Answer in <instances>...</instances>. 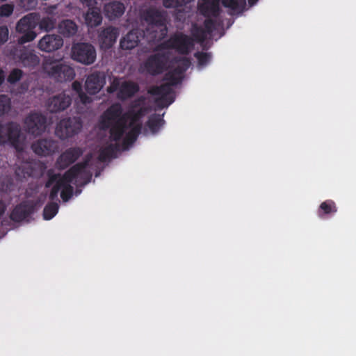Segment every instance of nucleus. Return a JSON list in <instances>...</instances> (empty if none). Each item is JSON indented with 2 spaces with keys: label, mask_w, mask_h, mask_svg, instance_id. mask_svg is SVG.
Listing matches in <instances>:
<instances>
[{
  "label": "nucleus",
  "mask_w": 356,
  "mask_h": 356,
  "mask_svg": "<svg viewBox=\"0 0 356 356\" xmlns=\"http://www.w3.org/2000/svg\"><path fill=\"white\" fill-rule=\"evenodd\" d=\"M189 65L190 61L186 58H184L181 65H178L165 74L164 79L168 83L159 86H153L149 90V94L157 96L154 101L156 107L162 109L174 102L175 97L172 86H177L181 82L183 74Z\"/></svg>",
  "instance_id": "f257e3e1"
},
{
  "label": "nucleus",
  "mask_w": 356,
  "mask_h": 356,
  "mask_svg": "<svg viewBox=\"0 0 356 356\" xmlns=\"http://www.w3.org/2000/svg\"><path fill=\"white\" fill-rule=\"evenodd\" d=\"M91 158V154L87 155L83 161L74 165L61 176L63 185L60 189V197L63 202L69 201L72 197L74 188L70 184L74 179L79 178L81 179V186H84L91 181L92 173L87 170Z\"/></svg>",
  "instance_id": "f03ea898"
},
{
  "label": "nucleus",
  "mask_w": 356,
  "mask_h": 356,
  "mask_svg": "<svg viewBox=\"0 0 356 356\" xmlns=\"http://www.w3.org/2000/svg\"><path fill=\"white\" fill-rule=\"evenodd\" d=\"M143 19L147 23L143 36L150 42L161 41L165 38L168 28L162 13L156 9L150 8L143 14Z\"/></svg>",
  "instance_id": "7ed1b4c3"
},
{
  "label": "nucleus",
  "mask_w": 356,
  "mask_h": 356,
  "mask_svg": "<svg viewBox=\"0 0 356 356\" xmlns=\"http://www.w3.org/2000/svg\"><path fill=\"white\" fill-rule=\"evenodd\" d=\"M194 46L193 39L181 32H177L170 37L158 44L156 51H162L165 49H174L179 54L187 55Z\"/></svg>",
  "instance_id": "20e7f679"
},
{
  "label": "nucleus",
  "mask_w": 356,
  "mask_h": 356,
  "mask_svg": "<svg viewBox=\"0 0 356 356\" xmlns=\"http://www.w3.org/2000/svg\"><path fill=\"white\" fill-rule=\"evenodd\" d=\"M43 70L48 76L57 82L70 81L75 76L74 68L68 65L47 60L43 63Z\"/></svg>",
  "instance_id": "39448f33"
},
{
  "label": "nucleus",
  "mask_w": 356,
  "mask_h": 356,
  "mask_svg": "<svg viewBox=\"0 0 356 356\" xmlns=\"http://www.w3.org/2000/svg\"><path fill=\"white\" fill-rule=\"evenodd\" d=\"M38 25V15L35 13H29L22 17L16 24V32L22 34L17 38L19 44L33 41L37 36L35 29Z\"/></svg>",
  "instance_id": "423d86ee"
},
{
  "label": "nucleus",
  "mask_w": 356,
  "mask_h": 356,
  "mask_svg": "<svg viewBox=\"0 0 356 356\" xmlns=\"http://www.w3.org/2000/svg\"><path fill=\"white\" fill-rule=\"evenodd\" d=\"M20 136L21 127L18 123L11 121L0 124V144H9L19 152L22 149Z\"/></svg>",
  "instance_id": "0eeeda50"
},
{
  "label": "nucleus",
  "mask_w": 356,
  "mask_h": 356,
  "mask_svg": "<svg viewBox=\"0 0 356 356\" xmlns=\"http://www.w3.org/2000/svg\"><path fill=\"white\" fill-rule=\"evenodd\" d=\"M157 51L148 56L143 63L146 72L152 76L162 74L165 70L170 59L169 52Z\"/></svg>",
  "instance_id": "6e6552de"
},
{
  "label": "nucleus",
  "mask_w": 356,
  "mask_h": 356,
  "mask_svg": "<svg viewBox=\"0 0 356 356\" xmlns=\"http://www.w3.org/2000/svg\"><path fill=\"white\" fill-rule=\"evenodd\" d=\"M81 128L82 121L80 118H67L57 124L55 134L59 138L65 140L77 134Z\"/></svg>",
  "instance_id": "1a4fd4ad"
},
{
  "label": "nucleus",
  "mask_w": 356,
  "mask_h": 356,
  "mask_svg": "<svg viewBox=\"0 0 356 356\" xmlns=\"http://www.w3.org/2000/svg\"><path fill=\"white\" fill-rule=\"evenodd\" d=\"M72 58L76 62L89 65L96 60V50L91 44L76 43L72 47Z\"/></svg>",
  "instance_id": "9d476101"
},
{
  "label": "nucleus",
  "mask_w": 356,
  "mask_h": 356,
  "mask_svg": "<svg viewBox=\"0 0 356 356\" xmlns=\"http://www.w3.org/2000/svg\"><path fill=\"white\" fill-rule=\"evenodd\" d=\"M24 127L28 134L34 136H40L46 129L47 118L41 113H31L25 118Z\"/></svg>",
  "instance_id": "9b49d317"
},
{
  "label": "nucleus",
  "mask_w": 356,
  "mask_h": 356,
  "mask_svg": "<svg viewBox=\"0 0 356 356\" xmlns=\"http://www.w3.org/2000/svg\"><path fill=\"white\" fill-rule=\"evenodd\" d=\"M72 102V96L63 92L49 98L46 106L50 113H57L66 110L71 105Z\"/></svg>",
  "instance_id": "f8f14e48"
},
{
  "label": "nucleus",
  "mask_w": 356,
  "mask_h": 356,
  "mask_svg": "<svg viewBox=\"0 0 356 356\" xmlns=\"http://www.w3.org/2000/svg\"><path fill=\"white\" fill-rule=\"evenodd\" d=\"M127 122L125 114H122V108L120 104H114L108 107L102 116V124L105 129H108L112 124L116 123L120 120Z\"/></svg>",
  "instance_id": "ddd939ff"
},
{
  "label": "nucleus",
  "mask_w": 356,
  "mask_h": 356,
  "mask_svg": "<svg viewBox=\"0 0 356 356\" xmlns=\"http://www.w3.org/2000/svg\"><path fill=\"white\" fill-rule=\"evenodd\" d=\"M83 152L81 147H70L63 152L57 159L56 166L58 170H64L74 163L82 156Z\"/></svg>",
  "instance_id": "4468645a"
},
{
  "label": "nucleus",
  "mask_w": 356,
  "mask_h": 356,
  "mask_svg": "<svg viewBox=\"0 0 356 356\" xmlns=\"http://www.w3.org/2000/svg\"><path fill=\"white\" fill-rule=\"evenodd\" d=\"M83 3L88 7L84 15L86 24L91 28L100 25L102 22V16L100 9L95 6L96 1L95 0H83Z\"/></svg>",
  "instance_id": "2eb2a0df"
},
{
  "label": "nucleus",
  "mask_w": 356,
  "mask_h": 356,
  "mask_svg": "<svg viewBox=\"0 0 356 356\" xmlns=\"http://www.w3.org/2000/svg\"><path fill=\"white\" fill-rule=\"evenodd\" d=\"M105 83L106 76L104 73L95 72L88 75L86 80V90L90 95H95L101 90Z\"/></svg>",
  "instance_id": "dca6fc26"
},
{
  "label": "nucleus",
  "mask_w": 356,
  "mask_h": 356,
  "mask_svg": "<svg viewBox=\"0 0 356 356\" xmlns=\"http://www.w3.org/2000/svg\"><path fill=\"white\" fill-rule=\"evenodd\" d=\"M58 143L53 139H40L34 142L31 148L39 156H48L54 153L58 149Z\"/></svg>",
  "instance_id": "f3484780"
},
{
  "label": "nucleus",
  "mask_w": 356,
  "mask_h": 356,
  "mask_svg": "<svg viewBox=\"0 0 356 356\" xmlns=\"http://www.w3.org/2000/svg\"><path fill=\"white\" fill-rule=\"evenodd\" d=\"M63 45V38L56 34H47L38 42V48L45 52H51L59 49Z\"/></svg>",
  "instance_id": "a211bd4d"
},
{
  "label": "nucleus",
  "mask_w": 356,
  "mask_h": 356,
  "mask_svg": "<svg viewBox=\"0 0 356 356\" xmlns=\"http://www.w3.org/2000/svg\"><path fill=\"white\" fill-rule=\"evenodd\" d=\"M48 179L45 183V188L51 187L54 184V185L51 189L49 198L52 202H58V195L62 187L61 176L59 173H54L52 169H50L47 172Z\"/></svg>",
  "instance_id": "6ab92c4d"
},
{
  "label": "nucleus",
  "mask_w": 356,
  "mask_h": 356,
  "mask_svg": "<svg viewBox=\"0 0 356 356\" xmlns=\"http://www.w3.org/2000/svg\"><path fill=\"white\" fill-rule=\"evenodd\" d=\"M15 56L24 67H34L40 63L39 57L33 51L24 47L17 50Z\"/></svg>",
  "instance_id": "aec40b11"
},
{
  "label": "nucleus",
  "mask_w": 356,
  "mask_h": 356,
  "mask_svg": "<svg viewBox=\"0 0 356 356\" xmlns=\"http://www.w3.org/2000/svg\"><path fill=\"white\" fill-rule=\"evenodd\" d=\"M118 29L113 26L104 29L99 35V41L101 47L110 49L114 44L118 36Z\"/></svg>",
  "instance_id": "412c9836"
},
{
  "label": "nucleus",
  "mask_w": 356,
  "mask_h": 356,
  "mask_svg": "<svg viewBox=\"0 0 356 356\" xmlns=\"http://www.w3.org/2000/svg\"><path fill=\"white\" fill-rule=\"evenodd\" d=\"M142 33L138 30H132L123 37L120 42L122 49L131 50L137 47L140 42Z\"/></svg>",
  "instance_id": "4be33fe9"
},
{
  "label": "nucleus",
  "mask_w": 356,
  "mask_h": 356,
  "mask_svg": "<svg viewBox=\"0 0 356 356\" xmlns=\"http://www.w3.org/2000/svg\"><path fill=\"white\" fill-rule=\"evenodd\" d=\"M33 212V207L27 203L17 205L10 213V218L13 221L21 222L29 217Z\"/></svg>",
  "instance_id": "5701e85b"
},
{
  "label": "nucleus",
  "mask_w": 356,
  "mask_h": 356,
  "mask_svg": "<svg viewBox=\"0 0 356 356\" xmlns=\"http://www.w3.org/2000/svg\"><path fill=\"white\" fill-rule=\"evenodd\" d=\"M130 127L131 129L128 133H127L124 138L122 141V145L124 149L128 148L130 145H131L136 140L138 135L140 134L142 124L138 123L135 124V119L133 118L131 121L129 122L128 127Z\"/></svg>",
  "instance_id": "b1692460"
},
{
  "label": "nucleus",
  "mask_w": 356,
  "mask_h": 356,
  "mask_svg": "<svg viewBox=\"0 0 356 356\" xmlns=\"http://www.w3.org/2000/svg\"><path fill=\"white\" fill-rule=\"evenodd\" d=\"M125 10L124 3L120 1H115L109 2L104 6V12L106 16L109 19H114L121 17Z\"/></svg>",
  "instance_id": "393cba45"
},
{
  "label": "nucleus",
  "mask_w": 356,
  "mask_h": 356,
  "mask_svg": "<svg viewBox=\"0 0 356 356\" xmlns=\"http://www.w3.org/2000/svg\"><path fill=\"white\" fill-rule=\"evenodd\" d=\"M109 128L110 140L118 143L117 142L121 140L124 134L128 129L127 122H125L122 119L120 120L118 122H116V123L112 124Z\"/></svg>",
  "instance_id": "a878e982"
},
{
  "label": "nucleus",
  "mask_w": 356,
  "mask_h": 356,
  "mask_svg": "<svg viewBox=\"0 0 356 356\" xmlns=\"http://www.w3.org/2000/svg\"><path fill=\"white\" fill-rule=\"evenodd\" d=\"M138 90L139 86L136 83L126 81L120 85L118 97L122 99H126L133 97Z\"/></svg>",
  "instance_id": "bb28decb"
},
{
  "label": "nucleus",
  "mask_w": 356,
  "mask_h": 356,
  "mask_svg": "<svg viewBox=\"0 0 356 356\" xmlns=\"http://www.w3.org/2000/svg\"><path fill=\"white\" fill-rule=\"evenodd\" d=\"M58 32L64 37L69 38L74 35L77 32V25L71 19H64L58 26Z\"/></svg>",
  "instance_id": "cd10ccee"
},
{
  "label": "nucleus",
  "mask_w": 356,
  "mask_h": 356,
  "mask_svg": "<svg viewBox=\"0 0 356 356\" xmlns=\"http://www.w3.org/2000/svg\"><path fill=\"white\" fill-rule=\"evenodd\" d=\"M119 143H111L106 147H102L99 151L98 160L100 162H105L107 160L115 156V154L120 150Z\"/></svg>",
  "instance_id": "c85d7f7f"
},
{
  "label": "nucleus",
  "mask_w": 356,
  "mask_h": 356,
  "mask_svg": "<svg viewBox=\"0 0 356 356\" xmlns=\"http://www.w3.org/2000/svg\"><path fill=\"white\" fill-rule=\"evenodd\" d=\"M202 14L207 17L213 16L218 17L220 15L219 4L216 1H208L202 3L199 6Z\"/></svg>",
  "instance_id": "c756f323"
},
{
  "label": "nucleus",
  "mask_w": 356,
  "mask_h": 356,
  "mask_svg": "<svg viewBox=\"0 0 356 356\" xmlns=\"http://www.w3.org/2000/svg\"><path fill=\"white\" fill-rule=\"evenodd\" d=\"M337 211V207L335 202L332 200H327L323 202L318 209V216L321 218H324L325 216L332 215Z\"/></svg>",
  "instance_id": "7c9ffc66"
},
{
  "label": "nucleus",
  "mask_w": 356,
  "mask_h": 356,
  "mask_svg": "<svg viewBox=\"0 0 356 356\" xmlns=\"http://www.w3.org/2000/svg\"><path fill=\"white\" fill-rule=\"evenodd\" d=\"M165 121L163 116L158 114L150 115L147 121V126L152 134H156L163 125Z\"/></svg>",
  "instance_id": "2f4dec72"
},
{
  "label": "nucleus",
  "mask_w": 356,
  "mask_h": 356,
  "mask_svg": "<svg viewBox=\"0 0 356 356\" xmlns=\"http://www.w3.org/2000/svg\"><path fill=\"white\" fill-rule=\"evenodd\" d=\"M38 24L40 30L49 32L56 28L57 20L54 16H45Z\"/></svg>",
  "instance_id": "473e14b6"
},
{
  "label": "nucleus",
  "mask_w": 356,
  "mask_h": 356,
  "mask_svg": "<svg viewBox=\"0 0 356 356\" xmlns=\"http://www.w3.org/2000/svg\"><path fill=\"white\" fill-rule=\"evenodd\" d=\"M59 205L57 202H51L47 204L43 209V218L44 220L52 219L58 213Z\"/></svg>",
  "instance_id": "72a5a7b5"
},
{
  "label": "nucleus",
  "mask_w": 356,
  "mask_h": 356,
  "mask_svg": "<svg viewBox=\"0 0 356 356\" xmlns=\"http://www.w3.org/2000/svg\"><path fill=\"white\" fill-rule=\"evenodd\" d=\"M11 99L6 95H0V117L8 114L11 110Z\"/></svg>",
  "instance_id": "f704fd0d"
},
{
  "label": "nucleus",
  "mask_w": 356,
  "mask_h": 356,
  "mask_svg": "<svg viewBox=\"0 0 356 356\" xmlns=\"http://www.w3.org/2000/svg\"><path fill=\"white\" fill-rule=\"evenodd\" d=\"M222 5L233 11H236L244 7L245 0H222Z\"/></svg>",
  "instance_id": "c9c22d12"
},
{
  "label": "nucleus",
  "mask_w": 356,
  "mask_h": 356,
  "mask_svg": "<svg viewBox=\"0 0 356 356\" xmlns=\"http://www.w3.org/2000/svg\"><path fill=\"white\" fill-rule=\"evenodd\" d=\"M191 33L195 40L199 42H203L208 35L203 28L197 24L193 25Z\"/></svg>",
  "instance_id": "e433bc0d"
},
{
  "label": "nucleus",
  "mask_w": 356,
  "mask_h": 356,
  "mask_svg": "<svg viewBox=\"0 0 356 356\" xmlns=\"http://www.w3.org/2000/svg\"><path fill=\"white\" fill-rule=\"evenodd\" d=\"M192 0H163V5L167 8H176L180 10V8L185 6Z\"/></svg>",
  "instance_id": "4c0bfd02"
},
{
  "label": "nucleus",
  "mask_w": 356,
  "mask_h": 356,
  "mask_svg": "<svg viewBox=\"0 0 356 356\" xmlns=\"http://www.w3.org/2000/svg\"><path fill=\"white\" fill-rule=\"evenodd\" d=\"M22 76L23 71L19 68H14L10 72L7 77V81L10 84H15L20 81Z\"/></svg>",
  "instance_id": "58836bf2"
},
{
  "label": "nucleus",
  "mask_w": 356,
  "mask_h": 356,
  "mask_svg": "<svg viewBox=\"0 0 356 356\" xmlns=\"http://www.w3.org/2000/svg\"><path fill=\"white\" fill-rule=\"evenodd\" d=\"M194 56L197 59L198 65L202 67L206 66L211 58V54L208 52L198 51Z\"/></svg>",
  "instance_id": "ea45409f"
},
{
  "label": "nucleus",
  "mask_w": 356,
  "mask_h": 356,
  "mask_svg": "<svg viewBox=\"0 0 356 356\" xmlns=\"http://www.w3.org/2000/svg\"><path fill=\"white\" fill-rule=\"evenodd\" d=\"M14 10V5L13 3H5L0 6V16L1 17H9L10 16Z\"/></svg>",
  "instance_id": "a19ab883"
},
{
  "label": "nucleus",
  "mask_w": 356,
  "mask_h": 356,
  "mask_svg": "<svg viewBox=\"0 0 356 356\" xmlns=\"http://www.w3.org/2000/svg\"><path fill=\"white\" fill-rule=\"evenodd\" d=\"M216 20L207 18L204 22V29L207 34H211L216 29Z\"/></svg>",
  "instance_id": "79ce46f5"
},
{
  "label": "nucleus",
  "mask_w": 356,
  "mask_h": 356,
  "mask_svg": "<svg viewBox=\"0 0 356 356\" xmlns=\"http://www.w3.org/2000/svg\"><path fill=\"white\" fill-rule=\"evenodd\" d=\"M9 38V30L6 25L0 26V45L5 44Z\"/></svg>",
  "instance_id": "37998d69"
},
{
  "label": "nucleus",
  "mask_w": 356,
  "mask_h": 356,
  "mask_svg": "<svg viewBox=\"0 0 356 356\" xmlns=\"http://www.w3.org/2000/svg\"><path fill=\"white\" fill-rule=\"evenodd\" d=\"M120 87V85L119 80L115 79L111 83V86L108 88L107 91L110 93H112L119 90Z\"/></svg>",
  "instance_id": "c03bdc74"
},
{
  "label": "nucleus",
  "mask_w": 356,
  "mask_h": 356,
  "mask_svg": "<svg viewBox=\"0 0 356 356\" xmlns=\"http://www.w3.org/2000/svg\"><path fill=\"white\" fill-rule=\"evenodd\" d=\"M79 98L80 99V102L86 105L88 104H90L92 102L91 97H88L85 92H82L80 94L78 95Z\"/></svg>",
  "instance_id": "a18cd8bd"
},
{
  "label": "nucleus",
  "mask_w": 356,
  "mask_h": 356,
  "mask_svg": "<svg viewBox=\"0 0 356 356\" xmlns=\"http://www.w3.org/2000/svg\"><path fill=\"white\" fill-rule=\"evenodd\" d=\"M72 90L75 91L78 95L83 92L82 85L78 81H75L72 83Z\"/></svg>",
  "instance_id": "49530a36"
},
{
  "label": "nucleus",
  "mask_w": 356,
  "mask_h": 356,
  "mask_svg": "<svg viewBox=\"0 0 356 356\" xmlns=\"http://www.w3.org/2000/svg\"><path fill=\"white\" fill-rule=\"evenodd\" d=\"M5 80V74L4 72L2 69L0 68V86L3 84Z\"/></svg>",
  "instance_id": "de8ad7c7"
},
{
  "label": "nucleus",
  "mask_w": 356,
  "mask_h": 356,
  "mask_svg": "<svg viewBox=\"0 0 356 356\" xmlns=\"http://www.w3.org/2000/svg\"><path fill=\"white\" fill-rule=\"evenodd\" d=\"M35 5V0H29V8L33 7Z\"/></svg>",
  "instance_id": "09e8293b"
},
{
  "label": "nucleus",
  "mask_w": 356,
  "mask_h": 356,
  "mask_svg": "<svg viewBox=\"0 0 356 356\" xmlns=\"http://www.w3.org/2000/svg\"><path fill=\"white\" fill-rule=\"evenodd\" d=\"M4 211H5L4 207L1 205L0 206V216L3 214Z\"/></svg>",
  "instance_id": "8fccbe9b"
},
{
  "label": "nucleus",
  "mask_w": 356,
  "mask_h": 356,
  "mask_svg": "<svg viewBox=\"0 0 356 356\" xmlns=\"http://www.w3.org/2000/svg\"><path fill=\"white\" fill-rule=\"evenodd\" d=\"M257 1L258 0H248V2L250 3V5L252 6V5H254V3H256Z\"/></svg>",
  "instance_id": "3c124183"
},
{
  "label": "nucleus",
  "mask_w": 356,
  "mask_h": 356,
  "mask_svg": "<svg viewBox=\"0 0 356 356\" xmlns=\"http://www.w3.org/2000/svg\"><path fill=\"white\" fill-rule=\"evenodd\" d=\"M80 193H81V191H78V190H77V191H76V195H78V194H79Z\"/></svg>",
  "instance_id": "603ef678"
},
{
  "label": "nucleus",
  "mask_w": 356,
  "mask_h": 356,
  "mask_svg": "<svg viewBox=\"0 0 356 356\" xmlns=\"http://www.w3.org/2000/svg\"><path fill=\"white\" fill-rule=\"evenodd\" d=\"M25 174H26L28 176H30L31 175V173L29 172H26Z\"/></svg>",
  "instance_id": "864d4df0"
},
{
  "label": "nucleus",
  "mask_w": 356,
  "mask_h": 356,
  "mask_svg": "<svg viewBox=\"0 0 356 356\" xmlns=\"http://www.w3.org/2000/svg\"><path fill=\"white\" fill-rule=\"evenodd\" d=\"M204 1V3H206V2H208V1H210V0H202Z\"/></svg>",
  "instance_id": "5fc2aeb1"
},
{
  "label": "nucleus",
  "mask_w": 356,
  "mask_h": 356,
  "mask_svg": "<svg viewBox=\"0 0 356 356\" xmlns=\"http://www.w3.org/2000/svg\"><path fill=\"white\" fill-rule=\"evenodd\" d=\"M99 175V173H96L95 177H97Z\"/></svg>",
  "instance_id": "6e6d98bb"
}]
</instances>
